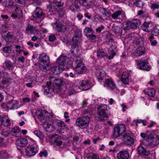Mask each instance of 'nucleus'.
<instances>
[{"instance_id": "obj_1", "label": "nucleus", "mask_w": 159, "mask_h": 159, "mask_svg": "<svg viewBox=\"0 0 159 159\" xmlns=\"http://www.w3.org/2000/svg\"><path fill=\"white\" fill-rule=\"evenodd\" d=\"M35 114L39 120L44 123L43 128L46 131L50 133L54 131L55 128L53 125L50 123H45L47 121L51 120L52 115L51 112L45 111H42L37 110L35 112Z\"/></svg>"}, {"instance_id": "obj_2", "label": "nucleus", "mask_w": 159, "mask_h": 159, "mask_svg": "<svg viewBox=\"0 0 159 159\" xmlns=\"http://www.w3.org/2000/svg\"><path fill=\"white\" fill-rule=\"evenodd\" d=\"M69 58L66 56L61 55L58 58L57 63L59 66H54L51 68L50 71L52 74L57 75L60 74L63 71V67L66 66L69 61Z\"/></svg>"}, {"instance_id": "obj_3", "label": "nucleus", "mask_w": 159, "mask_h": 159, "mask_svg": "<svg viewBox=\"0 0 159 159\" xmlns=\"http://www.w3.org/2000/svg\"><path fill=\"white\" fill-rule=\"evenodd\" d=\"M105 35L106 43L108 45H110L108 52L110 55L108 56V58L111 60L116 55V43L114 40L113 36L108 31H105L103 33Z\"/></svg>"}, {"instance_id": "obj_4", "label": "nucleus", "mask_w": 159, "mask_h": 159, "mask_svg": "<svg viewBox=\"0 0 159 159\" xmlns=\"http://www.w3.org/2000/svg\"><path fill=\"white\" fill-rule=\"evenodd\" d=\"M71 58L73 59V65L75 66L73 70L78 74H82L86 71V68L83 63V59L80 57L72 55Z\"/></svg>"}, {"instance_id": "obj_5", "label": "nucleus", "mask_w": 159, "mask_h": 159, "mask_svg": "<svg viewBox=\"0 0 159 159\" xmlns=\"http://www.w3.org/2000/svg\"><path fill=\"white\" fill-rule=\"evenodd\" d=\"M40 63V69L44 71L47 70L50 63L49 57L46 53H43L40 54L39 57Z\"/></svg>"}, {"instance_id": "obj_6", "label": "nucleus", "mask_w": 159, "mask_h": 159, "mask_svg": "<svg viewBox=\"0 0 159 159\" xmlns=\"http://www.w3.org/2000/svg\"><path fill=\"white\" fill-rule=\"evenodd\" d=\"M146 144L154 148L157 146L159 144V138L158 136H155L154 135L150 134L147 136L146 142H145Z\"/></svg>"}, {"instance_id": "obj_7", "label": "nucleus", "mask_w": 159, "mask_h": 159, "mask_svg": "<svg viewBox=\"0 0 159 159\" xmlns=\"http://www.w3.org/2000/svg\"><path fill=\"white\" fill-rule=\"evenodd\" d=\"M89 120V117L84 116L82 118H77L76 120L75 124L77 126L83 129L88 126Z\"/></svg>"}, {"instance_id": "obj_8", "label": "nucleus", "mask_w": 159, "mask_h": 159, "mask_svg": "<svg viewBox=\"0 0 159 159\" xmlns=\"http://www.w3.org/2000/svg\"><path fill=\"white\" fill-rule=\"evenodd\" d=\"M104 86L109 90H114L116 93H119V90L116 86L115 82L111 78L106 79L104 84Z\"/></svg>"}, {"instance_id": "obj_9", "label": "nucleus", "mask_w": 159, "mask_h": 159, "mask_svg": "<svg viewBox=\"0 0 159 159\" xmlns=\"http://www.w3.org/2000/svg\"><path fill=\"white\" fill-rule=\"evenodd\" d=\"M125 129L126 128L125 125L122 124H118L114 128L113 137L114 138H117L123 133Z\"/></svg>"}, {"instance_id": "obj_10", "label": "nucleus", "mask_w": 159, "mask_h": 159, "mask_svg": "<svg viewBox=\"0 0 159 159\" xmlns=\"http://www.w3.org/2000/svg\"><path fill=\"white\" fill-rule=\"evenodd\" d=\"M98 113L99 116L101 118H107L108 116L107 107L106 105H101L97 108Z\"/></svg>"}, {"instance_id": "obj_11", "label": "nucleus", "mask_w": 159, "mask_h": 159, "mask_svg": "<svg viewBox=\"0 0 159 159\" xmlns=\"http://www.w3.org/2000/svg\"><path fill=\"white\" fill-rule=\"evenodd\" d=\"M38 147L36 145H29L25 149L26 155L29 157L33 156L38 152Z\"/></svg>"}, {"instance_id": "obj_12", "label": "nucleus", "mask_w": 159, "mask_h": 159, "mask_svg": "<svg viewBox=\"0 0 159 159\" xmlns=\"http://www.w3.org/2000/svg\"><path fill=\"white\" fill-rule=\"evenodd\" d=\"M148 147V145L144 142L141 143L137 148L138 152L139 154L148 156L150 153V151L147 150L146 148Z\"/></svg>"}, {"instance_id": "obj_13", "label": "nucleus", "mask_w": 159, "mask_h": 159, "mask_svg": "<svg viewBox=\"0 0 159 159\" xmlns=\"http://www.w3.org/2000/svg\"><path fill=\"white\" fill-rule=\"evenodd\" d=\"M123 141L127 145H130L134 143V136L130 132L125 134L122 138Z\"/></svg>"}, {"instance_id": "obj_14", "label": "nucleus", "mask_w": 159, "mask_h": 159, "mask_svg": "<svg viewBox=\"0 0 159 159\" xmlns=\"http://www.w3.org/2000/svg\"><path fill=\"white\" fill-rule=\"evenodd\" d=\"M126 25L129 26L131 29H136L141 24L140 20L137 19H134L131 20H128L126 23Z\"/></svg>"}, {"instance_id": "obj_15", "label": "nucleus", "mask_w": 159, "mask_h": 159, "mask_svg": "<svg viewBox=\"0 0 159 159\" xmlns=\"http://www.w3.org/2000/svg\"><path fill=\"white\" fill-rule=\"evenodd\" d=\"M26 33L28 34H33L35 35L39 34V31L32 25L28 24L26 30Z\"/></svg>"}, {"instance_id": "obj_16", "label": "nucleus", "mask_w": 159, "mask_h": 159, "mask_svg": "<svg viewBox=\"0 0 159 159\" xmlns=\"http://www.w3.org/2000/svg\"><path fill=\"white\" fill-rule=\"evenodd\" d=\"M148 63L146 60H140L137 63V66L141 69L146 70H149L150 67L148 66Z\"/></svg>"}, {"instance_id": "obj_17", "label": "nucleus", "mask_w": 159, "mask_h": 159, "mask_svg": "<svg viewBox=\"0 0 159 159\" xmlns=\"http://www.w3.org/2000/svg\"><path fill=\"white\" fill-rule=\"evenodd\" d=\"M79 83L83 90H88L91 88V83L89 80H82L80 81Z\"/></svg>"}, {"instance_id": "obj_18", "label": "nucleus", "mask_w": 159, "mask_h": 159, "mask_svg": "<svg viewBox=\"0 0 159 159\" xmlns=\"http://www.w3.org/2000/svg\"><path fill=\"white\" fill-rule=\"evenodd\" d=\"M145 52V47L140 46L133 52V53L135 57H139L144 54Z\"/></svg>"}, {"instance_id": "obj_19", "label": "nucleus", "mask_w": 159, "mask_h": 159, "mask_svg": "<svg viewBox=\"0 0 159 159\" xmlns=\"http://www.w3.org/2000/svg\"><path fill=\"white\" fill-rule=\"evenodd\" d=\"M53 27L54 29L58 32H64L66 30V28L64 25L57 22L53 24Z\"/></svg>"}, {"instance_id": "obj_20", "label": "nucleus", "mask_w": 159, "mask_h": 159, "mask_svg": "<svg viewBox=\"0 0 159 159\" xmlns=\"http://www.w3.org/2000/svg\"><path fill=\"white\" fill-rule=\"evenodd\" d=\"M50 139L53 141L54 144H56L57 146H60L62 145V142L58 135H53L50 136Z\"/></svg>"}, {"instance_id": "obj_21", "label": "nucleus", "mask_w": 159, "mask_h": 159, "mask_svg": "<svg viewBox=\"0 0 159 159\" xmlns=\"http://www.w3.org/2000/svg\"><path fill=\"white\" fill-rule=\"evenodd\" d=\"M2 36L7 42H11L13 41V35L11 33L6 31L2 34Z\"/></svg>"}, {"instance_id": "obj_22", "label": "nucleus", "mask_w": 159, "mask_h": 159, "mask_svg": "<svg viewBox=\"0 0 159 159\" xmlns=\"http://www.w3.org/2000/svg\"><path fill=\"white\" fill-rule=\"evenodd\" d=\"M79 38L76 37H73L72 39V41L73 42V44L71 46L72 49L73 50H71V52L72 55L75 53V52H77L78 47V42Z\"/></svg>"}, {"instance_id": "obj_23", "label": "nucleus", "mask_w": 159, "mask_h": 159, "mask_svg": "<svg viewBox=\"0 0 159 159\" xmlns=\"http://www.w3.org/2000/svg\"><path fill=\"white\" fill-rule=\"evenodd\" d=\"M129 156L128 152L124 150L120 151L117 154V159H128Z\"/></svg>"}, {"instance_id": "obj_24", "label": "nucleus", "mask_w": 159, "mask_h": 159, "mask_svg": "<svg viewBox=\"0 0 159 159\" xmlns=\"http://www.w3.org/2000/svg\"><path fill=\"white\" fill-rule=\"evenodd\" d=\"M130 74L128 72H124L122 74L121 80L124 84H128L129 82Z\"/></svg>"}, {"instance_id": "obj_25", "label": "nucleus", "mask_w": 159, "mask_h": 159, "mask_svg": "<svg viewBox=\"0 0 159 159\" xmlns=\"http://www.w3.org/2000/svg\"><path fill=\"white\" fill-rule=\"evenodd\" d=\"M18 101L15 100H11L8 103L7 107L8 109L10 110L17 109L18 108Z\"/></svg>"}, {"instance_id": "obj_26", "label": "nucleus", "mask_w": 159, "mask_h": 159, "mask_svg": "<svg viewBox=\"0 0 159 159\" xmlns=\"http://www.w3.org/2000/svg\"><path fill=\"white\" fill-rule=\"evenodd\" d=\"M135 35L136 34L134 33H130L126 37L125 39H127L128 41L132 40L134 42H136L137 44H139L140 43H139V42H140V41H141L142 39H137Z\"/></svg>"}, {"instance_id": "obj_27", "label": "nucleus", "mask_w": 159, "mask_h": 159, "mask_svg": "<svg viewBox=\"0 0 159 159\" xmlns=\"http://www.w3.org/2000/svg\"><path fill=\"white\" fill-rule=\"evenodd\" d=\"M11 133L12 135L16 137H20L21 135L19 128L17 126H14L12 129Z\"/></svg>"}, {"instance_id": "obj_28", "label": "nucleus", "mask_w": 159, "mask_h": 159, "mask_svg": "<svg viewBox=\"0 0 159 159\" xmlns=\"http://www.w3.org/2000/svg\"><path fill=\"white\" fill-rule=\"evenodd\" d=\"M33 16L37 19H43L44 18V14L42 11H35L33 14Z\"/></svg>"}, {"instance_id": "obj_29", "label": "nucleus", "mask_w": 159, "mask_h": 159, "mask_svg": "<svg viewBox=\"0 0 159 159\" xmlns=\"http://www.w3.org/2000/svg\"><path fill=\"white\" fill-rule=\"evenodd\" d=\"M28 141L25 138H22L16 141V144L21 147L25 146L28 144Z\"/></svg>"}, {"instance_id": "obj_30", "label": "nucleus", "mask_w": 159, "mask_h": 159, "mask_svg": "<svg viewBox=\"0 0 159 159\" xmlns=\"http://www.w3.org/2000/svg\"><path fill=\"white\" fill-rule=\"evenodd\" d=\"M95 74L97 76H98V79L99 81H101L103 79L102 77L103 74L102 73L101 70L99 68H96L94 70Z\"/></svg>"}, {"instance_id": "obj_31", "label": "nucleus", "mask_w": 159, "mask_h": 159, "mask_svg": "<svg viewBox=\"0 0 159 159\" xmlns=\"http://www.w3.org/2000/svg\"><path fill=\"white\" fill-rule=\"evenodd\" d=\"M22 11H15V12L11 15V17L14 19H19L22 16Z\"/></svg>"}, {"instance_id": "obj_32", "label": "nucleus", "mask_w": 159, "mask_h": 159, "mask_svg": "<svg viewBox=\"0 0 159 159\" xmlns=\"http://www.w3.org/2000/svg\"><path fill=\"white\" fill-rule=\"evenodd\" d=\"M2 125L5 126H8L11 124V122L7 116H4L2 118Z\"/></svg>"}, {"instance_id": "obj_33", "label": "nucleus", "mask_w": 159, "mask_h": 159, "mask_svg": "<svg viewBox=\"0 0 159 159\" xmlns=\"http://www.w3.org/2000/svg\"><path fill=\"white\" fill-rule=\"evenodd\" d=\"M151 22L149 21L148 22H145L143 24L142 27V30L145 32H149L150 30V27L151 24Z\"/></svg>"}, {"instance_id": "obj_34", "label": "nucleus", "mask_w": 159, "mask_h": 159, "mask_svg": "<svg viewBox=\"0 0 159 159\" xmlns=\"http://www.w3.org/2000/svg\"><path fill=\"white\" fill-rule=\"evenodd\" d=\"M79 1L80 5L87 7L91 5L92 0H79Z\"/></svg>"}, {"instance_id": "obj_35", "label": "nucleus", "mask_w": 159, "mask_h": 159, "mask_svg": "<svg viewBox=\"0 0 159 159\" xmlns=\"http://www.w3.org/2000/svg\"><path fill=\"white\" fill-rule=\"evenodd\" d=\"M145 94L152 97H154L155 95V90L153 89H149L144 90Z\"/></svg>"}, {"instance_id": "obj_36", "label": "nucleus", "mask_w": 159, "mask_h": 159, "mask_svg": "<svg viewBox=\"0 0 159 159\" xmlns=\"http://www.w3.org/2000/svg\"><path fill=\"white\" fill-rule=\"evenodd\" d=\"M84 31L86 36L87 37H89L92 34L94 33V31L91 28L88 27L85 28Z\"/></svg>"}, {"instance_id": "obj_37", "label": "nucleus", "mask_w": 159, "mask_h": 159, "mask_svg": "<svg viewBox=\"0 0 159 159\" xmlns=\"http://www.w3.org/2000/svg\"><path fill=\"white\" fill-rule=\"evenodd\" d=\"M5 64L6 66L7 69L11 70H12L13 67L15 66L14 64L11 61L9 60L6 61Z\"/></svg>"}, {"instance_id": "obj_38", "label": "nucleus", "mask_w": 159, "mask_h": 159, "mask_svg": "<svg viewBox=\"0 0 159 159\" xmlns=\"http://www.w3.org/2000/svg\"><path fill=\"white\" fill-rule=\"evenodd\" d=\"M87 159H99V155L96 153H90L87 155Z\"/></svg>"}, {"instance_id": "obj_39", "label": "nucleus", "mask_w": 159, "mask_h": 159, "mask_svg": "<svg viewBox=\"0 0 159 159\" xmlns=\"http://www.w3.org/2000/svg\"><path fill=\"white\" fill-rule=\"evenodd\" d=\"M97 56L99 58L106 56L107 52H105L102 49H100L97 51Z\"/></svg>"}, {"instance_id": "obj_40", "label": "nucleus", "mask_w": 159, "mask_h": 159, "mask_svg": "<svg viewBox=\"0 0 159 159\" xmlns=\"http://www.w3.org/2000/svg\"><path fill=\"white\" fill-rule=\"evenodd\" d=\"M75 90L74 89H71L69 93L68 94V95H71L77 92H79V91L78 90L80 89L81 88L79 86H77L75 87Z\"/></svg>"}, {"instance_id": "obj_41", "label": "nucleus", "mask_w": 159, "mask_h": 159, "mask_svg": "<svg viewBox=\"0 0 159 159\" xmlns=\"http://www.w3.org/2000/svg\"><path fill=\"white\" fill-rule=\"evenodd\" d=\"M151 33L153 35H157L159 34V26H156L152 31Z\"/></svg>"}, {"instance_id": "obj_42", "label": "nucleus", "mask_w": 159, "mask_h": 159, "mask_svg": "<svg viewBox=\"0 0 159 159\" xmlns=\"http://www.w3.org/2000/svg\"><path fill=\"white\" fill-rule=\"evenodd\" d=\"M9 3H7V2H3V5L5 7H12L14 6L15 2L12 0H9Z\"/></svg>"}, {"instance_id": "obj_43", "label": "nucleus", "mask_w": 159, "mask_h": 159, "mask_svg": "<svg viewBox=\"0 0 159 159\" xmlns=\"http://www.w3.org/2000/svg\"><path fill=\"white\" fill-rule=\"evenodd\" d=\"M121 14V11H117L112 15V18L114 19H117Z\"/></svg>"}, {"instance_id": "obj_44", "label": "nucleus", "mask_w": 159, "mask_h": 159, "mask_svg": "<svg viewBox=\"0 0 159 159\" xmlns=\"http://www.w3.org/2000/svg\"><path fill=\"white\" fill-rule=\"evenodd\" d=\"M2 51L5 53H10L11 51V48L10 46H6L3 48Z\"/></svg>"}, {"instance_id": "obj_45", "label": "nucleus", "mask_w": 159, "mask_h": 159, "mask_svg": "<svg viewBox=\"0 0 159 159\" xmlns=\"http://www.w3.org/2000/svg\"><path fill=\"white\" fill-rule=\"evenodd\" d=\"M54 123L56 125L59 127L64 126L65 125L64 122L61 120H56L55 121Z\"/></svg>"}, {"instance_id": "obj_46", "label": "nucleus", "mask_w": 159, "mask_h": 159, "mask_svg": "<svg viewBox=\"0 0 159 159\" xmlns=\"http://www.w3.org/2000/svg\"><path fill=\"white\" fill-rule=\"evenodd\" d=\"M151 4L150 7L151 9H159V2H156L151 3Z\"/></svg>"}, {"instance_id": "obj_47", "label": "nucleus", "mask_w": 159, "mask_h": 159, "mask_svg": "<svg viewBox=\"0 0 159 159\" xmlns=\"http://www.w3.org/2000/svg\"><path fill=\"white\" fill-rule=\"evenodd\" d=\"M56 39V37L55 34H50L49 36L48 40L50 42H53Z\"/></svg>"}, {"instance_id": "obj_48", "label": "nucleus", "mask_w": 159, "mask_h": 159, "mask_svg": "<svg viewBox=\"0 0 159 159\" xmlns=\"http://www.w3.org/2000/svg\"><path fill=\"white\" fill-rule=\"evenodd\" d=\"M63 4L64 3L63 2L61 1L53 3V6L56 9V7H60L62 6Z\"/></svg>"}, {"instance_id": "obj_49", "label": "nucleus", "mask_w": 159, "mask_h": 159, "mask_svg": "<svg viewBox=\"0 0 159 159\" xmlns=\"http://www.w3.org/2000/svg\"><path fill=\"white\" fill-rule=\"evenodd\" d=\"M79 8L78 5L76 4H73L70 7V10H77Z\"/></svg>"}, {"instance_id": "obj_50", "label": "nucleus", "mask_w": 159, "mask_h": 159, "mask_svg": "<svg viewBox=\"0 0 159 159\" xmlns=\"http://www.w3.org/2000/svg\"><path fill=\"white\" fill-rule=\"evenodd\" d=\"M34 134L39 138L41 139L42 137V133L39 130H35L34 131Z\"/></svg>"}, {"instance_id": "obj_51", "label": "nucleus", "mask_w": 159, "mask_h": 159, "mask_svg": "<svg viewBox=\"0 0 159 159\" xmlns=\"http://www.w3.org/2000/svg\"><path fill=\"white\" fill-rule=\"evenodd\" d=\"M105 28L104 26L103 25H101L100 27H98L96 28L95 32L96 33L101 32Z\"/></svg>"}, {"instance_id": "obj_52", "label": "nucleus", "mask_w": 159, "mask_h": 159, "mask_svg": "<svg viewBox=\"0 0 159 159\" xmlns=\"http://www.w3.org/2000/svg\"><path fill=\"white\" fill-rule=\"evenodd\" d=\"M15 49L16 51L19 53L21 52L23 50L21 47L18 45L16 46Z\"/></svg>"}, {"instance_id": "obj_53", "label": "nucleus", "mask_w": 159, "mask_h": 159, "mask_svg": "<svg viewBox=\"0 0 159 159\" xmlns=\"http://www.w3.org/2000/svg\"><path fill=\"white\" fill-rule=\"evenodd\" d=\"M54 83L58 87L60 86L62 84V81L59 79H56L54 80Z\"/></svg>"}, {"instance_id": "obj_54", "label": "nucleus", "mask_w": 159, "mask_h": 159, "mask_svg": "<svg viewBox=\"0 0 159 159\" xmlns=\"http://www.w3.org/2000/svg\"><path fill=\"white\" fill-rule=\"evenodd\" d=\"M52 91V89H50L49 87L48 86L46 87L44 89V93L46 95H47L51 93Z\"/></svg>"}, {"instance_id": "obj_55", "label": "nucleus", "mask_w": 159, "mask_h": 159, "mask_svg": "<svg viewBox=\"0 0 159 159\" xmlns=\"http://www.w3.org/2000/svg\"><path fill=\"white\" fill-rule=\"evenodd\" d=\"M1 152V154H2L3 159L8 158L9 155L5 152L2 151Z\"/></svg>"}, {"instance_id": "obj_56", "label": "nucleus", "mask_w": 159, "mask_h": 159, "mask_svg": "<svg viewBox=\"0 0 159 159\" xmlns=\"http://www.w3.org/2000/svg\"><path fill=\"white\" fill-rule=\"evenodd\" d=\"M39 155L41 157H46L48 155L46 151L41 152L39 153Z\"/></svg>"}, {"instance_id": "obj_57", "label": "nucleus", "mask_w": 159, "mask_h": 159, "mask_svg": "<svg viewBox=\"0 0 159 159\" xmlns=\"http://www.w3.org/2000/svg\"><path fill=\"white\" fill-rule=\"evenodd\" d=\"M58 14L60 17H62L65 14L64 11H57Z\"/></svg>"}, {"instance_id": "obj_58", "label": "nucleus", "mask_w": 159, "mask_h": 159, "mask_svg": "<svg viewBox=\"0 0 159 159\" xmlns=\"http://www.w3.org/2000/svg\"><path fill=\"white\" fill-rule=\"evenodd\" d=\"M25 58L23 56L19 57L18 58V60L19 61L21 62L22 63H24L25 62Z\"/></svg>"}, {"instance_id": "obj_59", "label": "nucleus", "mask_w": 159, "mask_h": 159, "mask_svg": "<svg viewBox=\"0 0 159 159\" xmlns=\"http://www.w3.org/2000/svg\"><path fill=\"white\" fill-rule=\"evenodd\" d=\"M121 107H122V111L123 112L125 111L127 109L126 106L124 104L121 105Z\"/></svg>"}, {"instance_id": "obj_60", "label": "nucleus", "mask_w": 159, "mask_h": 159, "mask_svg": "<svg viewBox=\"0 0 159 159\" xmlns=\"http://www.w3.org/2000/svg\"><path fill=\"white\" fill-rule=\"evenodd\" d=\"M137 123H142L143 125L144 126L146 125V123L144 121L141 119L137 120Z\"/></svg>"}, {"instance_id": "obj_61", "label": "nucleus", "mask_w": 159, "mask_h": 159, "mask_svg": "<svg viewBox=\"0 0 159 159\" xmlns=\"http://www.w3.org/2000/svg\"><path fill=\"white\" fill-rule=\"evenodd\" d=\"M23 100L25 102H29L30 101V99L29 98L27 97L23 98Z\"/></svg>"}, {"instance_id": "obj_62", "label": "nucleus", "mask_w": 159, "mask_h": 159, "mask_svg": "<svg viewBox=\"0 0 159 159\" xmlns=\"http://www.w3.org/2000/svg\"><path fill=\"white\" fill-rule=\"evenodd\" d=\"M16 2L19 4H23L25 2V0H15Z\"/></svg>"}, {"instance_id": "obj_63", "label": "nucleus", "mask_w": 159, "mask_h": 159, "mask_svg": "<svg viewBox=\"0 0 159 159\" xmlns=\"http://www.w3.org/2000/svg\"><path fill=\"white\" fill-rule=\"evenodd\" d=\"M89 37H90V39L93 40L96 39L97 38L96 36L95 35L93 34H92Z\"/></svg>"}, {"instance_id": "obj_64", "label": "nucleus", "mask_w": 159, "mask_h": 159, "mask_svg": "<svg viewBox=\"0 0 159 159\" xmlns=\"http://www.w3.org/2000/svg\"><path fill=\"white\" fill-rule=\"evenodd\" d=\"M100 140V138L99 137H97L96 139H94L93 140V143L94 144L97 143Z\"/></svg>"}]
</instances>
